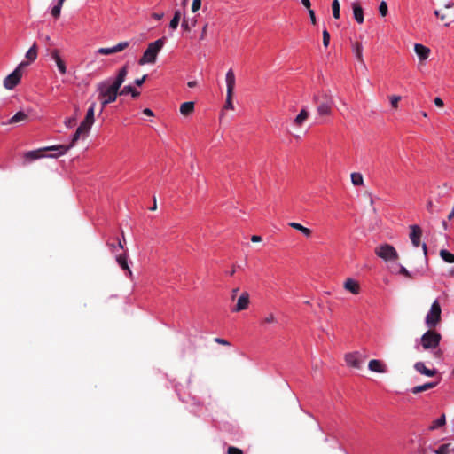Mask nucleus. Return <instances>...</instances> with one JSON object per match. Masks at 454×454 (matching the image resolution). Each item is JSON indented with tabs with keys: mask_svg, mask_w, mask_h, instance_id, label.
<instances>
[{
	"mask_svg": "<svg viewBox=\"0 0 454 454\" xmlns=\"http://www.w3.org/2000/svg\"><path fill=\"white\" fill-rule=\"evenodd\" d=\"M128 74V65H124L118 70L117 76L114 81L107 79L98 82L96 90L98 93V98H105L110 102H114L120 95V89Z\"/></svg>",
	"mask_w": 454,
	"mask_h": 454,
	"instance_id": "obj_1",
	"label": "nucleus"
},
{
	"mask_svg": "<svg viewBox=\"0 0 454 454\" xmlns=\"http://www.w3.org/2000/svg\"><path fill=\"white\" fill-rule=\"evenodd\" d=\"M95 103H92L89 109L87 110L86 116L84 120L81 122L79 127L77 128L75 133L73 136L71 143L68 145H53L49 149H59V155L65 154L70 148H72L75 143L80 139L81 136H87L90 132L91 126L94 123V111H95Z\"/></svg>",
	"mask_w": 454,
	"mask_h": 454,
	"instance_id": "obj_2",
	"label": "nucleus"
},
{
	"mask_svg": "<svg viewBox=\"0 0 454 454\" xmlns=\"http://www.w3.org/2000/svg\"><path fill=\"white\" fill-rule=\"evenodd\" d=\"M166 38L161 37L148 44L147 49L138 60V64L143 66L145 64H154L157 59L159 52L161 51L165 44Z\"/></svg>",
	"mask_w": 454,
	"mask_h": 454,
	"instance_id": "obj_3",
	"label": "nucleus"
},
{
	"mask_svg": "<svg viewBox=\"0 0 454 454\" xmlns=\"http://www.w3.org/2000/svg\"><path fill=\"white\" fill-rule=\"evenodd\" d=\"M313 101L317 104V111L319 115L331 114L333 100L330 93L322 91L319 94H316L313 97Z\"/></svg>",
	"mask_w": 454,
	"mask_h": 454,
	"instance_id": "obj_4",
	"label": "nucleus"
},
{
	"mask_svg": "<svg viewBox=\"0 0 454 454\" xmlns=\"http://www.w3.org/2000/svg\"><path fill=\"white\" fill-rule=\"evenodd\" d=\"M442 321V308L438 300H435L425 317V324L429 329H434Z\"/></svg>",
	"mask_w": 454,
	"mask_h": 454,
	"instance_id": "obj_5",
	"label": "nucleus"
},
{
	"mask_svg": "<svg viewBox=\"0 0 454 454\" xmlns=\"http://www.w3.org/2000/svg\"><path fill=\"white\" fill-rule=\"evenodd\" d=\"M442 340V335L434 331L429 329L421 336V345L424 349L436 348Z\"/></svg>",
	"mask_w": 454,
	"mask_h": 454,
	"instance_id": "obj_6",
	"label": "nucleus"
},
{
	"mask_svg": "<svg viewBox=\"0 0 454 454\" xmlns=\"http://www.w3.org/2000/svg\"><path fill=\"white\" fill-rule=\"evenodd\" d=\"M28 65V62L22 61L15 70L7 75L4 80V86L7 90H12L16 87L22 77V69Z\"/></svg>",
	"mask_w": 454,
	"mask_h": 454,
	"instance_id": "obj_7",
	"label": "nucleus"
},
{
	"mask_svg": "<svg viewBox=\"0 0 454 454\" xmlns=\"http://www.w3.org/2000/svg\"><path fill=\"white\" fill-rule=\"evenodd\" d=\"M374 253L377 256L381 258L382 260L387 261H395L398 259L399 255L395 248L389 244H382L375 247Z\"/></svg>",
	"mask_w": 454,
	"mask_h": 454,
	"instance_id": "obj_8",
	"label": "nucleus"
},
{
	"mask_svg": "<svg viewBox=\"0 0 454 454\" xmlns=\"http://www.w3.org/2000/svg\"><path fill=\"white\" fill-rule=\"evenodd\" d=\"M226 85H227V95L226 102L224 105L225 109H233L232 97L235 87V75L232 69H230L226 74Z\"/></svg>",
	"mask_w": 454,
	"mask_h": 454,
	"instance_id": "obj_9",
	"label": "nucleus"
},
{
	"mask_svg": "<svg viewBox=\"0 0 454 454\" xmlns=\"http://www.w3.org/2000/svg\"><path fill=\"white\" fill-rule=\"evenodd\" d=\"M410 230H411L410 239H411L412 245L416 247H418L421 245L423 252H424V255L427 257V247L425 243H423V244L420 243V239L422 236L421 228L419 225L414 224V225L410 226Z\"/></svg>",
	"mask_w": 454,
	"mask_h": 454,
	"instance_id": "obj_10",
	"label": "nucleus"
},
{
	"mask_svg": "<svg viewBox=\"0 0 454 454\" xmlns=\"http://www.w3.org/2000/svg\"><path fill=\"white\" fill-rule=\"evenodd\" d=\"M51 146H48V147H44V148H41V149H38V150H35V151H28L27 153H24V162L23 164L26 165L29 162H32L35 160H38V159H41L43 157H44V154H43V152L45 151H57V154L54 155L55 157L57 156H59V149H49Z\"/></svg>",
	"mask_w": 454,
	"mask_h": 454,
	"instance_id": "obj_11",
	"label": "nucleus"
},
{
	"mask_svg": "<svg viewBox=\"0 0 454 454\" xmlns=\"http://www.w3.org/2000/svg\"><path fill=\"white\" fill-rule=\"evenodd\" d=\"M49 55L55 61L59 73L61 74H66V73H67L66 63L61 59L59 51L58 49L51 50V51H49Z\"/></svg>",
	"mask_w": 454,
	"mask_h": 454,
	"instance_id": "obj_12",
	"label": "nucleus"
},
{
	"mask_svg": "<svg viewBox=\"0 0 454 454\" xmlns=\"http://www.w3.org/2000/svg\"><path fill=\"white\" fill-rule=\"evenodd\" d=\"M249 305V294L247 292H243L239 298L238 299L236 306L232 309L233 312H239L247 309Z\"/></svg>",
	"mask_w": 454,
	"mask_h": 454,
	"instance_id": "obj_13",
	"label": "nucleus"
},
{
	"mask_svg": "<svg viewBox=\"0 0 454 454\" xmlns=\"http://www.w3.org/2000/svg\"><path fill=\"white\" fill-rule=\"evenodd\" d=\"M345 361L348 366H351L356 369L361 368V361L359 359V353L353 352L348 353L345 356Z\"/></svg>",
	"mask_w": 454,
	"mask_h": 454,
	"instance_id": "obj_14",
	"label": "nucleus"
},
{
	"mask_svg": "<svg viewBox=\"0 0 454 454\" xmlns=\"http://www.w3.org/2000/svg\"><path fill=\"white\" fill-rule=\"evenodd\" d=\"M414 51L418 57L419 58L420 61L426 60L430 54V49L420 43H416L414 45Z\"/></svg>",
	"mask_w": 454,
	"mask_h": 454,
	"instance_id": "obj_15",
	"label": "nucleus"
},
{
	"mask_svg": "<svg viewBox=\"0 0 454 454\" xmlns=\"http://www.w3.org/2000/svg\"><path fill=\"white\" fill-rule=\"evenodd\" d=\"M352 9L354 18L357 23L362 24L364 22V11L358 1L352 3Z\"/></svg>",
	"mask_w": 454,
	"mask_h": 454,
	"instance_id": "obj_16",
	"label": "nucleus"
},
{
	"mask_svg": "<svg viewBox=\"0 0 454 454\" xmlns=\"http://www.w3.org/2000/svg\"><path fill=\"white\" fill-rule=\"evenodd\" d=\"M368 368L376 372L384 373L387 372L386 365L377 359H372L369 362Z\"/></svg>",
	"mask_w": 454,
	"mask_h": 454,
	"instance_id": "obj_17",
	"label": "nucleus"
},
{
	"mask_svg": "<svg viewBox=\"0 0 454 454\" xmlns=\"http://www.w3.org/2000/svg\"><path fill=\"white\" fill-rule=\"evenodd\" d=\"M344 288L353 294H358L360 292L359 283L352 278H348L344 282Z\"/></svg>",
	"mask_w": 454,
	"mask_h": 454,
	"instance_id": "obj_18",
	"label": "nucleus"
},
{
	"mask_svg": "<svg viewBox=\"0 0 454 454\" xmlns=\"http://www.w3.org/2000/svg\"><path fill=\"white\" fill-rule=\"evenodd\" d=\"M353 52L355 53V56L357 59V61L363 66L364 70H367L365 62L364 60L363 57V46L360 43H356L353 45Z\"/></svg>",
	"mask_w": 454,
	"mask_h": 454,
	"instance_id": "obj_19",
	"label": "nucleus"
},
{
	"mask_svg": "<svg viewBox=\"0 0 454 454\" xmlns=\"http://www.w3.org/2000/svg\"><path fill=\"white\" fill-rule=\"evenodd\" d=\"M414 368L417 372H420L421 374H424L428 377L434 376L436 374V370H431L426 367L424 363L422 362H417L414 364Z\"/></svg>",
	"mask_w": 454,
	"mask_h": 454,
	"instance_id": "obj_20",
	"label": "nucleus"
},
{
	"mask_svg": "<svg viewBox=\"0 0 454 454\" xmlns=\"http://www.w3.org/2000/svg\"><path fill=\"white\" fill-rule=\"evenodd\" d=\"M116 261L118 262V264L120 265V267L123 270H126L128 275L129 277L132 276V271L131 270L129 269V265H128V256L126 254H120V255H117L116 256Z\"/></svg>",
	"mask_w": 454,
	"mask_h": 454,
	"instance_id": "obj_21",
	"label": "nucleus"
},
{
	"mask_svg": "<svg viewBox=\"0 0 454 454\" xmlns=\"http://www.w3.org/2000/svg\"><path fill=\"white\" fill-rule=\"evenodd\" d=\"M288 225L291 228L301 231L307 238H309L311 236V234H312V231L310 229H309L307 227H304L301 223H295V222H291V223H288Z\"/></svg>",
	"mask_w": 454,
	"mask_h": 454,
	"instance_id": "obj_22",
	"label": "nucleus"
},
{
	"mask_svg": "<svg viewBox=\"0 0 454 454\" xmlns=\"http://www.w3.org/2000/svg\"><path fill=\"white\" fill-rule=\"evenodd\" d=\"M193 111L194 103L192 101L184 102L180 106V113L184 116L190 115L191 114L193 113Z\"/></svg>",
	"mask_w": 454,
	"mask_h": 454,
	"instance_id": "obj_23",
	"label": "nucleus"
},
{
	"mask_svg": "<svg viewBox=\"0 0 454 454\" xmlns=\"http://www.w3.org/2000/svg\"><path fill=\"white\" fill-rule=\"evenodd\" d=\"M438 382H428L423 385L416 386L411 389V392L413 394H419L423 391L429 390L431 388H434L437 386Z\"/></svg>",
	"mask_w": 454,
	"mask_h": 454,
	"instance_id": "obj_24",
	"label": "nucleus"
},
{
	"mask_svg": "<svg viewBox=\"0 0 454 454\" xmlns=\"http://www.w3.org/2000/svg\"><path fill=\"white\" fill-rule=\"evenodd\" d=\"M309 117V112L304 107L301 110L300 114L295 117L294 120V123L296 126H301L303 122L308 119Z\"/></svg>",
	"mask_w": 454,
	"mask_h": 454,
	"instance_id": "obj_25",
	"label": "nucleus"
},
{
	"mask_svg": "<svg viewBox=\"0 0 454 454\" xmlns=\"http://www.w3.org/2000/svg\"><path fill=\"white\" fill-rule=\"evenodd\" d=\"M28 118L27 114H25L24 112H18L16 113L10 120H9V122L10 124H13V123H18V122H20V121H26L27 119Z\"/></svg>",
	"mask_w": 454,
	"mask_h": 454,
	"instance_id": "obj_26",
	"label": "nucleus"
},
{
	"mask_svg": "<svg viewBox=\"0 0 454 454\" xmlns=\"http://www.w3.org/2000/svg\"><path fill=\"white\" fill-rule=\"evenodd\" d=\"M127 94H131L133 98H137L140 95V92L135 90L131 85H126L120 90V95Z\"/></svg>",
	"mask_w": 454,
	"mask_h": 454,
	"instance_id": "obj_27",
	"label": "nucleus"
},
{
	"mask_svg": "<svg viewBox=\"0 0 454 454\" xmlns=\"http://www.w3.org/2000/svg\"><path fill=\"white\" fill-rule=\"evenodd\" d=\"M181 16H182L181 11L176 10L174 12V16L169 23V27L171 29H173V30L176 29V27H178V24L180 22Z\"/></svg>",
	"mask_w": 454,
	"mask_h": 454,
	"instance_id": "obj_28",
	"label": "nucleus"
},
{
	"mask_svg": "<svg viewBox=\"0 0 454 454\" xmlns=\"http://www.w3.org/2000/svg\"><path fill=\"white\" fill-rule=\"evenodd\" d=\"M440 256L444 262L448 263H454V254L449 252L448 250L442 249L440 251Z\"/></svg>",
	"mask_w": 454,
	"mask_h": 454,
	"instance_id": "obj_29",
	"label": "nucleus"
},
{
	"mask_svg": "<svg viewBox=\"0 0 454 454\" xmlns=\"http://www.w3.org/2000/svg\"><path fill=\"white\" fill-rule=\"evenodd\" d=\"M26 58L28 59L29 62H33L37 58V47L36 44L34 43V45L27 51Z\"/></svg>",
	"mask_w": 454,
	"mask_h": 454,
	"instance_id": "obj_30",
	"label": "nucleus"
},
{
	"mask_svg": "<svg viewBox=\"0 0 454 454\" xmlns=\"http://www.w3.org/2000/svg\"><path fill=\"white\" fill-rule=\"evenodd\" d=\"M436 454H454V449L450 447V444H442L436 450Z\"/></svg>",
	"mask_w": 454,
	"mask_h": 454,
	"instance_id": "obj_31",
	"label": "nucleus"
},
{
	"mask_svg": "<svg viewBox=\"0 0 454 454\" xmlns=\"http://www.w3.org/2000/svg\"><path fill=\"white\" fill-rule=\"evenodd\" d=\"M351 182L355 186L363 185L364 178L360 173H352L351 174Z\"/></svg>",
	"mask_w": 454,
	"mask_h": 454,
	"instance_id": "obj_32",
	"label": "nucleus"
},
{
	"mask_svg": "<svg viewBox=\"0 0 454 454\" xmlns=\"http://www.w3.org/2000/svg\"><path fill=\"white\" fill-rule=\"evenodd\" d=\"M446 420H445V415L442 414L439 419H437L436 420H434L432 424V426H430V429L431 430H434L442 426H443L445 424Z\"/></svg>",
	"mask_w": 454,
	"mask_h": 454,
	"instance_id": "obj_33",
	"label": "nucleus"
},
{
	"mask_svg": "<svg viewBox=\"0 0 454 454\" xmlns=\"http://www.w3.org/2000/svg\"><path fill=\"white\" fill-rule=\"evenodd\" d=\"M129 46V42L124 41V42L118 43L116 45H114L113 47H114V53H117V52L124 51Z\"/></svg>",
	"mask_w": 454,
	"mask_h": 454,
	"instance_id": "obj_34",
	"label": "nucleus"
},
{
	"mask_svg": "<svg viewBox=\"0 0 454 454\" xmlns=\"http://www.w3.org/2000/svg\"><path fill=\"white\" fill-rule=\"evenodd\" d=\"M333 16L335 19L340 18V3L339 0H333L332 3Z\"/></svg>",
	"mask_w": 454,
	"mask_h": 454,
	"instance_id": "obj_35",
	"label": "nucleus"
},
{
	"mask_svg": "<svg viewBox=\"0 0 454 454\" xmlns=\"http://www.w3.org/2000/svg\"><path fill=\"white\" fill-rule=\"evenodd\" d=\"M64 2L61 1V0H59L57 5H55L52 9H51V14L54 18H59V15H60V11H61V7L63 5Z\"/></svg>",
	"mask_w": 454,
	"mask_h": 454,
	"instance_id": "obj_36",
	"label": "nucleus"
},
{
	"mask_svg": "<svg viewBox=\"0 0 454 454\" xmlns=\"http://www.w3.org/2000/svg\"><path fill=\"white\" fill-rule=\"evenodd\" d=\"M379 12L382 17H385L387 14L388 8L385 1L380 2L379 6Z\"/></svg>",
	"mask_w": 454,
	"mask_h": 454,
	"instance_id": "obj_37",
	"label": "nucleus"
},
{
	"mask_svg": "<svg viewBox=\"0 0 454 454\" xmlns=\"http://www.w3.org/2000/svg\"><path fill=\"white\" fill-rule=\"evenodd\" d=\"M97 52L100 55H110L114 54V47L110 48H99Z\"/></svg>",
	"mask_w": 454,
	"mask_h": 454,
	"instance_id": "obj_38",
	"label": "nucleus"
},
{
	"mask_svg": "<svg viewBox=\"0 0 454 454\" xmlns=\"http://www.w3.org/2000/svg\"><path fill=\"white\" fill-rule=\"evenodd\" d=\"M323 44L326 48L330 43V34L326 29L323 30Z\"/></svg>",
	"mask_w": 454,
	"mask_h": 454,
	"instance_id": "obj_39",
	"label": "nucleus"
},
{
	"mask_svg": "<svg viewBox=\"0 0 454 454\" xmlns=\"http://www.w3.org/2000/svg\"><path fill=\"white\" fill-rule=\"evenodd\" d=\"M400 100H401V97L400 96H392L390 98V103H391L392 107L397 108L398 107V103H399Z\"/></svg>",
	"mask_w": 454,
	"mask_h": 454,
	"instance_id": "obj_40",
	"label": "nucleus"
},
{
	"mask_svg": "<svg viewBox=\"0 0 454 454\" xmlns=\"http://www.w3.org/2000/svg\"><path fill=\"white\" fill-rule=\"evenodd\" d=\"M201 6V0H193L192 4V12H196Z\"/></svg>",
	"mask_w": 454,
	"mask_h": 454,
	"instance_id": "obj_41",
	"label": "nucleus"
},
{
	"mask_svg": "<svg viewBox=\"0 0 454 454\" xmlns=\"http://www.w3.org/2000/svg\"><path fill=\"white\" fill-rule=\"evenodd\" d=\"M227 453L228 454H243V451L237 447L230 446L228 448Z\"/></svg>",
	"mask_w": 454,
	"mask_h": 454,
	"instance_id": "obj_42",
	"label": "nucleus"
},
{
	"mask_svg": "<svg viewBox=\"0 0 454 454\" xmlns=\"http://www.w3.org/2000/svg\"><path fill=\"white\" fill-rule=\"evenodd\" d=\"M440 20L445 22V26H449L453 21V20H450V15L444 13L440 16Z\"/></svg>",
	"mask_w": 454,
	"mask_h": 454,
	"instance_id": "obj_43",
	"label": "nucleus"
},
{
	"mask_svg": "<svg viewBox=\"0 0 454 454\" xmlns=\"http://www.w3.org/2000/svg\"><path fill=\"white\" fill-rule=\"evenodd\" d=\"M76 122L75 117H69L65 121V125L67 128H72Z\"/></svg>",
	"mask_w": 454,
	"mask_h": 454,
	"instance_id": "obj_44",
	"label": "nucleus"
},
{
	"mask_svg": "<svg viewBox=\"0 0 454 454\" xmlns=\"http://www.w3.org/2000/svg\"><path fill=\"white\" fill-rule=\"evenodd\" d=\"M107 245L110 247L112 252H114L116 247H119L121 249L123 248V244H122V242L120 239L118 240V244L117 245H115L114 243H108Z\"/></svg>",
	"mask_w": 454,
	"mask_h": 454,
	"instance_id": "obj_45",
	"label": "nucleus"
},
{
	"mask_svg": "<svg viewBox=\"0 0 454 454\" xmlns=\"http://www.w3.org/2000/svg\"><path fill=\"white\" fill-rule=\"evenodd\" d=\"M214 341L218 343V344H220V345H223V346H230L231 345V343L228 340H226L224 339H222V338H215Z\"/></svg>",
	"mask_w": 454,
	"mask_h": 454,
	"instance_id": "obj_46",
	"label": "nucleus"
},
{
	"mask_svg": "<svg viewBox=\"0 0 454 454\" xmlns=\"http://www.w3.org/2000/svg\"><path fill=\"white\" fill-rule=\"evenodd\" d=\"M182 27L184 31H187V32H189L191 30V26L185 18L183 19Z\"/></svg>",
	"mask_w": 454,
	"mask_h": 454,
	"instance_id": "obj_47",
	"label": "nucleus"
},
{
	"mask_svg": "<svg viewBox=\"0 0 454 454\" xmlns=\"http://www.w3.org/2000/svg\"><path fill=\"white\" fill-rule=\"evenodd\" d=\"M276 321V318L274 317V315L272 313L269 314L264 319H263V322L264 323H267V324H270V323H274Z\"/></svg>",
	"mask_w": 454,
	"mask_h": 454,
	"instance_id": "obj_48",
	"label": "nucleus"
},
{
	"mask_svg": "<svg viewBox=\"0 0 454 454\" xmlns=\"http://www.w3.org/2000/svg\"><path fill=\"white\" fill-rule=\"evenodd\" d=\"M399 273L404 277L411 278V273L403 266H400Z\"/></svg>",
	"mask_w": 454,
	"mask_h": 454,
	"instance_id": "obj_49",
	"label": "nucleus"
},
{
	"mask_svg": "<svg viewBox=\"0 0 454 454\" xmlns=\"http://www.w3.org/2000/svg\"><path fill=\"white\" fill-rule=\"evenodd\" d=\"M146 78H147V75H146V74H145V75H143L141 78H137V79H136V80L134 81V83H135L137 86H141V85L145 82V81L146 80Z\"/></svg>",
	"mask_w": 454,
	"mask_h": 454,
	"instance_id": "obj_50",
	"label": "nucleus"
},
{
	"mask_svg": "<svg viewBox=\"0 0 454 454\" xmlns=\"http://www.w3.org/2000/svg\"><path fill=\"white\" fill-rule=\"evenodd\" d=\"M309 18H310L311 23L313 25H316L317 20H316V16H315L314 11L312 9H309Z\"/></svg>",
	"mask_w": 454,
	"mask_h": 454,
	"instance_id": "obj_51",
	"label": "nucleus"
},
{
	"mask_svg": "<svg viewBox=\"0 0 454 454\" xmlns=\"http://www.w3.org/2000/svg\"><path fill=\"white\" fill-rule=\"evenodd\" d=\"M434 102L435 106H437L438 107H442L444 105V103L441 98H435Z\"/></svg>",
	"mask_w": 454,
	"mask_h": 454,
	"instance_id": "obj_52",
	"label": "nucleus"
},
{
	"mask_svg": "<svg viewBox=\"0 0 454 454\" xmlns=\"http://www.w3.org/2000/svg\"><path fill=\"white\" fill-rule=\"evenodd\" d=\"M101 101V112L104 110V108L110 104L111 102L105 98H98Z\"/></svg>",
	"mask_w": 454,
	"mask_h": 454,
	"instance_id": "obj_53",
	"label": "nucleus"
},
{
	"mask_svg": "<svg viewBox=\"0 0 454 454\" xmlns=\"http://www.w3.org/2000/svg\"><path fill=\"white\" fill-rule=\"evenodd\" d=\"M207 24H206L203 28H202V31H201V35H200V39L201 40H204L206 35H207Z\"/></svg>",
	"mask_w": 454,
	"mask_h": 454,
	"instance_id": "obj_54",
	"label": "nucleus"
},
{
	"mask_svg": "<svg viewBox=\"0 0 454 454\" xmlns=\"http://www.w3.org/2000/svg\"><path fill=\"white\" fill-rule=\"evenodd\" d=\"M143 114L147 115V116H153L154 115L153 112L151 109H149V108L144 109L143 110Z\"/></svg>",
	"mask_w": 454,
	"mask_h": 454,
	"instance_id": "obj_55",
	"label": "nucleus"
},
{
	"mask_svg": "<svg viewBox=\"0 0 454 454\" xmlns=\"http://www.w3.org/2000/svg\"><path fill=\"white\" fill-rule=\"evenodd\" d=\"M301 4L309 11L310 9V0H301Z\"/></svg>",
	"mask_w": 454,
	"mask_h": 454,
	"instance_id": "obj_56",
	"label": "nucleus"
},
{
	"mask_svg": "<svg viewBox=\"0 0 454 454\" xmlns=\"http://www.w3.org/2000/svg\"><path fill=\"white\" fill-rule=\"evenodd\" d=\"M251 240H252V242H260V241H262V237L258 236V235H253L251 237Z\"/></svg>",
	"mask_w": 454,
	"mask_h": 454,
	"instance_id": "obj_57",
	"label": "nucleus"
},
{
	"mask_svg": "<svg viewBox=\"0 0 454 454\" xmlns=\"http://www.w3.org/2000/svg\"><path fill=\"white\" fill-rule=\"evenodd\" d=\"M163 13H153V18L157 20H160L163 18Z\"/></svg>",
	"mask_w": 454,
	"mask_h": 454,
	"instance_id": "obj_58",
	"label": "nucleus"
},
{
	"mask_svg": "<svg viewBox=\"0 0 454 454\" xmlns=\"http://www.w3.org/2000/svg\"><path fill=\"white\" fill-rule=\"evenodd\" d=\"M188 87L189 88H194L197 86V82L196 81H190L188 83H187Z\"/></svg>",
	"mask_w": 454,
	"mask_h": 454,
	"instance_id": "obj_59",
	"label": "nucleus"
},
{
	"mask_svg": "<svg viewBox=\"0 0 454 454\" xmlns=\"http://www.w3.org/2000/svg\"><path fill=\"white\" fill-rule=\"evenodd\" d=\"M239 292V288H234L232 291H231V299L234 300L236 298V295Z\"/></svg>",
	"mask_w": 454,
	"mask_h": 454,
	"instance_id": "obj_60",
	"label": "nucleus"
},
{
	"mask_svg": "<svg viewBox=\"0 0 454 454\" xmlns=\"http://www.w3.org/2000/svg\"><path fill=\"white\" fill-rule=\"evenodd\" d=\"M156 208H157L156 198L154 197V198H153V207L150 208V210L154 211V210H156Z\"/></svg>",
	"mask_w": 454,
	"mask_h": 454,
	"instance_id": "obj_61",
	"label": "nucleus"
},
{
	"mask_svg": "<svg viewBox=\"0 0 454 454\" xmlns=\"http://www.w3.org/2000/svg\"><path fill=\"white\" fill-rule=\"evenodd\" d=\"M453 6H454V2H451V1L445 4V8H447V9L452 8Z\"/></svg>",
	"mask_w": 454,
	"mask_h": 454,
	"instance_id": "obj_62",
	"label": "nucleus"
},
{
	"mask_svg": "<svg viewBox=\"0 0 454 454\" xmlns=\"http://www.w3.org/2000/svg\"><path fill=\"white\" fill-rule=\"evenodd\" d=\"M427 210L431 211V209L433 207V202L432 201H428V203L427 205Z\"/></svg>",
	"mask_w": 454,
	"mask_h": 454,
	"instance_id": "obj_63",
	"label": "nucleus"
},
{
	"mask_svg": "<svg viewBox=\"0 0 454 454\" xmlns=\"http://www.w3.org/2000/svg\"><path fill=\"white\" fill-rule=\"evenodd\" d=\"M434 15H435L436 17H438L439 19H440V16H441V15H442V13H441V12H440V11H438V10H435V11L434 12Z\"/></svg>",
	"mask_w": 454,
	"mask_h": 454,
	"instance_id": "obj_64",
	"label": "nucleus"
}]
</instances>
